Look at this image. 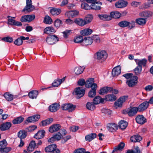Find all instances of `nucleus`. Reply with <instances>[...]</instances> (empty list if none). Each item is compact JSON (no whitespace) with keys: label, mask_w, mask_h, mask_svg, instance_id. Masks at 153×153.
<instances>
[{"label":"nucleus","mask_w":153,"mask_h":153,"mask_svg":"<svg viewBox=\"0 0 153 153\" xmlns=\"http://www.w3.org/2000/svg\"><path fill=\"white\" fill-rule=\"evenodd\" d=\"M96 59L100 62L105 61L108 57V54L105 50H99L96 53Z\"/></svg>","instance_id":"nucleus-1"},{"label":"nucleus","mask_w":153,"mask_h":153,"mask_svg":"<svg viewBox=\"0 0 153 153\" xmlns=\"http://www.w3.org/2000/svg\"><path fill=\"white\" fill-rule=\"evenodd\" d=\"M7 143L5 140L0 141V152L1 153H7L11 150L9 147H7Z\"/></svg>","instance_id":"nucleus-2"},{"label":"nucleus","mask_w":153,"mask_h":153,"mask_svg":"<svg viewBox=\"0 0 153 153\" xmlns=\"http://www.w3.org/2000/svg\"><path fill=\"white\" fill-rule=\"evenodd\" d=\"M26 6L22 10L23 12L26 11L30 12L35 9L34 6L32 4L31 0H26Z\"/></svg>","instance_id":"nucleus-3"},{"label":"nucleus","mask_w":153,"mask_h":153,"mask_svg":"<svg viewBox=\"0 0 153 153\" xmlns=\"http://www.w3.org/2000/svg\"><path fill=\"white\" fill-rule=\"evenodd\" d=\"M58 41V38L55 35H49L46 38L47 42L49 45H53Z\"/></svg>","instance_id":"nucleus-4"},{"label":"nucleus","mask_w":153,"mask_h":153,"mask_svg":"<svg viewBox=\"0 0 153 153\" xmlns=\"http://www.w3.org/2000/svg\"><path fill=\"white\" fill-rule=\"evenodd\" d=\"M138 77L137 76H134L126 81V84L129 87H131L135 85L137 82Z\"/></svg>","instance_id":"nucleus-5"},{"label":"nucleus","mask_w":153,"mask_h":153,"mask_svg":"<svg viewBox=\"0 0 153 153\" xmlns=\"http://www.w3.org/2000/svg\"><path fill=\"white\" fill-rule=\"evenodd\" d=\"M35 15H27L22 16L21 19L20 21L22 22H30L35 18Z\"/></svg>","instance_id":"nucleus-6"},{"label":"nucleus","mask_w":153,"mask_h":153,"mask_svg":"<svg viewBox=\"0 0 153 153\" xmlns=\"http://www.w3.org/2000/svg\"><path fill=\"white\" fill-rule=\"evenodd\" d=\"M74 92L77 96L76 98L79 99L83 96L85 94V90L80 87H78L75 88Z\"/></svg>","instance_id":"nucleus-7"},{"label":"nucleus","mask_w":153,"mask_h":153,"mask_svg":"<svg viewBox=\"0 0 153 153\" xmlns=\"http://www.w3.org/2000/svg\"><path fill=\"white\" fill-rule=\"evenodd\" d=\"M128 4L127 1L124 0H119L115 4V7L117 8H121L126 7Z\"/></svg>","instance_id":"nucleus-8"},{"label":"nucleus","mask_w":153,"mask_h":153,"mask_svg":"<svg viewBox=\"0 0 153 153\" xmlns=\"http://www.w3.org/2000/svg\"><path fill=\"white\" fill-rule=\"evenodd\" d=\"M61 128V126L59 124H55L51 126L49 128V131L53 133L58 131Z\"/></svg>","instance_id":"nucleus-9"},{"label":"nucleus","mask_w":153,"mask_h":153,"mask_svg":"<svg viewBox=\"0 0 153 153\" xmlns=\"http://www.w3.org/2000/svg\"><path fill=\"white\" fill-rule=\"evenodd\" d=\"M149 104L148 101H146L140 104L137 107L139 111H143L148 107Z\"/></svg>","instance_id":"nucleus-10"},{"label":"nucleus","mask_w":153,"mask_h":153,"mask_svg":"<svg viewBox=\"0 0 153 153\" xmlns=\"http://www.w3.org/2000/svg\"><path fill=\"white\" fill-rule=\"evenodd\" d=\"M139 110L137 107H134L128 109V114L130 117L135 115L137 113Z\"/></svg>","instance_id":"nucleus-11"},{"label":"nucleus","mask_w":153,"mask_h":153,"mask_svg":"<svg viewBox=\"0 0 153 153\" xmlns=\"http://www.w3.org/2000/svg\"><path fill=\"white\" fill-rule=\"evenodd\" d=\"M121 72V67L120 65H118L114 67L112 70V74L114 77L117 76L120 74Z\"/></svg>","instance_id":"nucleus-12"},{"label":"nucleus","mask_w":153,"mask_h":153,"mask_svg":"<svg viewBox=\"0 0 153 153\" xmlns=\"http://www.w3.org/2000/svg\"><path fill=\"white\" fill-rule=\"evenodd\" d=\"M48 108L49 111L51 112H55L59 108V105L58 103H55L50 105Z\"/></svg>","instance_id":"nucleus-13"},{"label":"nucleus","mask_w":153,"mask_h":153,"mask_svg":"<svg viewBox=\"0 0 153 153\" xmlns=\"http://www.w3.org/2000/svg\"><path fill=\"white\" fill-rule=\"evenodd\" d=\"M11 123L9 122L3 123L0 125V130L4 131L8 130L11 127Z\"/></svg>","instance_id":"nucleus-14"},{"label":"nucleus","mask_w":153,"mask_h":153,"mask_svg":"<svg viewBox=\"0 0 153 153\" xmlns=\"http://www.w3.org/2000/svg\"><path fill=\"white\" fill-rule=\"evenodd\" d=\"M107 128L110 131L114 132L117 129L118 126L115 123H109L108 124Z\"/></svg>","instance_id":"nucleus-15"},{"label":"nucleus","mask_w":153,"mask_h":153,"mask_svg":"<svg viewBox=\"0 0 153 153\" xmlns=\"http://www.w3.org/2000/svg\"><path fill=\"white\" fill-rule=\"evenodd\" d=\"M93 42L92 37H85L83 41V45L87 46L91 45Z\"/></svg>","instance_id":"nucleus-16"},{"label":"nucleus","mask_w":153,"mask_h":153,"mask_svg":"<svg viewBox=\"0 0 153 153\" xmlns=\"http://www.w3.org/2000/svg\"><path fill=\"white\" fill-rule=\"evenodd\" d=\"M102 5V3L100 1H96V2L91 4V9L95 10H98L101 9V6Z\"/></svg>","instance_id":"nucleus-17"},{"label":"nucleus","mask_w":153,"mask_h":153,"mask_svg":"<svg viewBox=\"0 0 153 153\" xmlns=\"http://www.w3.org/2000/svg\"><path fill=\"white\" fill-rule=\"evenodd\" d=\"M40 118V115H36L28 117L27 121L28 122L34 123L38 121Z\"/></svg>","instance_id":"nucleus-18"},{"label":"nucleus","mask_w":153,"mask_h":153,"mask_svg":"<svg viewBox=\"0 0 153 153\" xmlns=\"http://www.w3.org/2000/svg\"><path fill=\"white\" fill-rule=\"evenodd\" d=\"M112 88L108 87H105L100 89L99 91V93L100 94H103L111 91Z\"/></svg>","instance_id":"nucleus-19"},{"label":"nucleus","mask_w":153,"mask_h":153,"mask_svg":"<svg viewBox=\"0 0 153 153\" xmlns=\"http://www.w3.org/2000/svg\"><path fill=\"white\" fill-rule=\"evenodd\" d=\"M74 23L80 26H83L86 25L84 19L81 18H77L74 19Z\"/></svg>","instance_id":"nucleus-20"},{"label":"nucleus","mask_w":153,"mask_h":153,"mask_svg":"<svg viewBox=\"0 0 153 153\" xmlns=\"http://www.w3.org/2000/svg\"><path fill=\"white\" fill-rule=\"evenodd\" d=\"M45 133L44 130L39 131L34 136V138L37 139H40L43 137Z\"/></svg>","instance_id":"nucleus-21"},{"label":"nucleus","mask_w":153,"mask_h":153,"mask_svg":"<svg viewBox=\"0 0 153 153\" xmlns=\"http://www.w3.org/2000/svg\"><path fill=\"white\" fill-rule=\"evenodd\" d=\"M93 32L92 30L90 28H85L80 31V34L83 36H86L91 34Z\"/></svg>","instance_id":"nucleus-22"},{"label":"nucleus","mask_w":153,"mask_h":153,"mask_svg":"<svg viewBox=\"0 0 153 153\" xmlns=\"http://www.w3.org/2000/svg\"><path fill=\"white\" fill-rule=\"evenodd\" d=\"M56 30L52 27H47L44 29V33L47 34H53L56 32Z\"/></svg>","instance_id":"nucleus-23"},{"label":"nucleus","mask_w":153,"mask_h":153,"mask_svg":"<svg viewBox=\"0 0 153 153\" xmlns=\"http://www.w3.org/2000/svg\"><path fill=\"white\" fill-rule=\"evenodd\" d=\"M4 96L6 100L9 101H11L13 99L17 97L16 95L13 96L9 92H6L4 95Z\"/></svg>","instance_id":"nucleus-24"},{"label":"nucleus","mask_w":153,"mask_h":153,"mask_svg":"<svg viewBox=\"0 0 153 153\" xmlns=\"http://www.w3.org/2000/svg\"><path fill=\"white\" fill-rule=\"evenodd\" d=\"M136 120L138 123L142 124L146 122V119L143 115L137 116L136 118Z\"/></svg>","instance_id":"nucleus-25"},{"label":"nucleus","mask_w":153,"mask_h":153,"mask_svg":"<svg viewBox=\"0 0 153 153\" xmlns=\"http://www.w3.org/2000/svg\"><path fill=\"white\" fill-rule=\"evenodd\" d=\"M79 13V12L78 11L76 10H73L67 12L65 13V15L70 18H73L78 15Z\"/></svg>","instance_id":"nucleus-26"},{"label":"nucleus","mask_w":153,"mask_h":153,"mask_svg":"<svg viewBox=\"0 0 153 153\" xmlns=\"http://www.w3.org/2000/svg\"><path fill=\"white\" fill-rule=\"evenodd\" d=\"M38 94V92L36 90H33L30 92L28 94L29 97L32 99H36Z\"/></svg>","instance_id":"nucleus-27"},{"label":"nucleus","mask_w":153,"mask_h":153,"mask_svg":"<svg viewBox=\"0 0 153 153\" xmlns=\"http://www.w3.org/2000/svg\"><path fill=\"white\" fill-rule=\"evenodd\" d=\"M135 61L138 65V66H141L142 67V66H145L147 62V60L145 59H143L141 60L135 59Z\"/></svg>","instance_id":"nucleus-28"},{"label":"nucleus","mask_w":153,"mask_h":153,"mask_svg":"<svg viewBox=\"0 0 153 153\" xmlns=\"http://www.w3.org/2000/svg\"><path fill=\"white\" fill-rule=\"evenodd\" d=\"M27 133L26 131L24 130H22L20 131L18 133V136L20 139H22L25 138L27 136Z\"/></svg>","instance_id":"nucleus-29"},{"label":"nucleus","mask_w":153,"mask_h":153,"mask_svg":"<svg viewBox=\"0 0 153 153\" xmlns=\"http://www.w3.org/2000/svg\"><path fill=\"white\" fill-rule=\"evenodd\" d=\"M104 99L99 96H97L93 100V102L95 105H97L104 102Z\"/></svg>","instance_id":"nucleus-30"},{"label":"nucleus","mask_w":153,"mask_h":153,"mask_svg":"<svg viewBox=\"0 0 153 153\" xmlns=\"http://www.w3.org/2000/svg\"><path fill=\"white\" fill-rule=\"evenodd\" d=\"M36 146L35 141L32 140L29 144L27 149V151L29 152H31L34 149Z\"/></svg>","instance_id":"nucleus-31"},{"label":"nucleus","mask_w":153,"mask_h":153,"mask_svg":"<svg viewBox=\"0 0 153 153\" xmlns=\"http://www.w3.org/2000/svg\"><path fill=\"white\" fill-rule=\"evenodd\" d=\"M56 148V146L55 144H52L47 146L45 148V151L46 152H51L53 151Z\"/></svg>","instance_id":"nucleus-32"},{"label":"nucleus","mask_w":153,"mask_h":153,"mask_svg":"<svg viewBox=\"0 0 153 153\" xmlns=\"http://www.w3.org/2000/svg\"><path fill=\"white\" fill-rule=\"evenodd\" d=\"M98 16L100 19L104 21H109L111 19V16L108 15L99 14L98 15Z\"/></svg>","instance_id":"nucleus-33"},{"label":"nucleus","mask_w":153,"mask_h":153,"mask_svg":"<svg viewBox=\"0 0 153 153\" xmlns=\"http://www.w3.org/2000/svg\"><path fill=\"white\" fill-rule=\"evenodd\" d=\"M125 146V144L122 142H121L117 146L115 147L112 153H114L115 152H117L118 151H120Z\"/></svg>","instance_id":"nucleus-34"},{"label":"nucleus","mask_w":153,"mask_h":153,"mask_svg":"<svg viewBox=\"0 0 153 153\" xmlns=\"http://www.w3.org/2000/svg\"><path fill=\"white\" fill-rule=\"evenodd\" d=\"M142 139V138L141 136L137 135L132 136L131 137V142H139Z\"/></svg>","instance_id":"nucleus-35"},{"label":"nucleus","mask_w":153,"mask_h":153,"mask_svg":"<svg viewBox=\"0 0 153 153\" xmlns=\"http://www.w3.org/2000/svg\"><path fill=\"white\" fill-rule=\"evenodd\" d=\"M50 12L53 16H56L59 14L61 12V10L59 8H53L50 10Z\"/></svg>","instance_id":"nucleus-36"},{"label":"nucleus","mask_w":153,"mask_h":153,"mask_svg":"<svg viewBox=\"0 0 153 153\" xmlns=\"http://www.w3.org/2000/svg\"><path fill=\"white\" fill-rule=\"evenodd\" d=\"M94 104V102H88L86 105V108L90 110L93 111L95 109V106Z\"/></svg>","instance_id":"nucleus-37"},{"label":"nucleus","mask_w":153,"mask_h":153,"mask_svg":"<svg viewBox=\"0 0 153 153\" xmlns=\"http://www.w3.org/2000/svg\"><path fill=\"white\" fill-rule=\"evenodd\" d=\"M146 21V19L143 18H139L135 20L136 23L141 25H143L145 24Z\"/></svg>","instance_id":"nucleus-38"},{"label":"nucleus","mask_w":153,"mask_h":153,"mask_svg":"<svg viewBox=\"0 0 153 153\" xmlns=\"http://www.w3.org/2000/svg\"><path fill=\"white\" fill-rule=\"evenodd\" d=\"M96 136V134L95 133H91L86 135L85 137L86 140L88 141H90L95 138Z\"/></svg>","instance_id":"nucleus-39"},{"label":"nucleus","mask_w":153,"mask_h":153,"mask_svg":"<svg viewBox=\"0 0 153 153\" xmlns=\"http://www.w3.org/2000/svg\"><path fill=\"white\" fill-rule=\"evenodd\" d=\"M85 68V67L84 66L76 67L74 68V72L76 74H79L82 73Z\"/></svg>","instance_id":"nucleus-40"},{"label":"nucleus","mask_w":153,"mask_h":153,"mask_svg":"<svg viewBox=\"0 0 153 153\" xmlns=\"http://www.w3.org/2000/svg\"><path fill=\"white\" fill-rule=\"evenodd\" d=\"M128 123L123 120H121L119 123V127L122 129H124L128 125Z\"/></svg>","instance_id":"nucleus-41"},{"label":"nucleus","mask_w":153,"mask_h":153,"mask_svg":"<svg viewBox=\"0 0 153 153\" xmlns=\"http://www.w3.org/2000/svg\"><path fill=\"white\" fill-rule=\"evenodd\" d=\"M94 79L93 78H90L87 79L85 82V85L87 88H90L91 86L94 82Z\"/></svg>","instance_id":"nucleus-42"},{"label":"nucleus","mask_w":153,"mask_h":153,"mask_svg":"<svg viewBox=\"0 0 153 153\" xmlns=\"http://www.w3.org/2000/svg\"><path fill=\"white\" fill-rule=\"evenodd\" d=\"M152 13L150 11H146L140 13V16H141L145 17H149L152 15Z\"/></svg>","instance_id":"nucleus-43"},{"label":"nucleus","mask_w":153,"mask_h":153,"mask_svg":"<svg viewBox=\"0 0 153 153\" xmlns=\"http://www.w3.org/2000/svg\"><path fill=\"white\" fill-rule=\"evenodd\" d=\"M105 98L108 101H114L117 99L116 96L114 94H108L106 96Z\"/></svg>","instance_id":"nucleus-44"},{"label":"nucleus","mask_w":153,"mask_h":153,"mask_svg":"<svg viewBox=\"0 0 153 153\" xmlns=\"http://www.w3.org/2000/svg\"><path fill=\"white\" fill-rule=\"evenodd\" d=\"M53 120L52 118H50L43 120L41 122L42 126H45L48 125L51 123L53 122Z\"/></svg>","instance_id":"nucleus-45"},{"label":"nucleus","mask_w":153,"mask_h":153,"mask_svg":"<svg viewBox=\"0 0 153 153\" xmlns=\"http://www.w3.org/2000/svg\"><path fill=\"white\" fill-rule=\"evenodd\" d=\"M24 118L22 117H19L14 119L12 121L13 124H19L23 121Z\"/></svg>","instance_id":"nucleus-46"},{"label":"nucleus","mask_w":153,"mask_h":153,"mask_svg":"<svg viewBox=\"0 0 153 153\" xmlns=\"http://www.w3.org/2000/svg\"><path fill=\"white\" fill-rule=\"evenodd\" d=\"M43 22L46 24H51L52 23L53 21L51 18L49 16H46L44 18Z\"/></svg>","instance_id":"nucleus-47"},{"label":"nucleus","mask_w":153,"mask_h":153,"mask_svg":"<svg viewBox=\"0 0 153 153\" xmlns=\"http://www.w3.org/2000/svg\"><path fill=\"white\" fill-rule=\"evenodd\" d=\"M110 15L111 18L118 19L120 17V13L117 11L112 12L111 13Z\"/></svg>","instance_id":"nucleus-48"},{"label":"nucleus","mask_w":153,"mask_h":153,"mask_svg":"<svg viewBox=\"0 0 153 153\" xmlns=\"http://www.w3.org/2000/svg\"><path fill=\"white\" fill-rule=\"evenodd\" d=\"M129 22L127 21H123L120 22L118 25L121 27H124L129 26Z\"/></svg>","instance_id":"nucleus-49"},{"label":"nucleus","mask_w":153,"mask_h":153,"mask_svg":"<svg viewBox=\"0 0 153 153\" xmlns=\"http://www.w3.org/2000/svg\"><path fill=\"white\" fill-rule=\"evenodd\" d=\"M83 39H83V37L82 36H79L75 38L74 40V42H75L77 43H81L82 45H83Z\"/></svg>","instance_id":"nucleus-50"},{"label":"nucleus","mask_w":153,"mask_h":153,"mask_svg":"<svg viewBox=\"0 0 153 153\" xmlns=\"http://www.w3.org/2000/svg\"><path fill=\"white\" fill-rule=\"evenodd\" d=\"M81 8L85 10H89L91 9V5L89 6L88 4L85 2L82 3L81 4Z\"/></svg>","instance_id":"nucleus-51"},{"label":"nucleus","mask_w":153,"mask_h":153,"mask_svg":"<svg viewBox=\"0 0 153 153\" xmlns=\"http://www.w3.org/2000/svg\"><path fill=\"white\" fill-rule=\"evenodd\" d=\"M92 19L93 16L92 15L89 14L87 15L84 19L85 23H86V25L90 22L92 20Z\"/></svg>","instance_id":"nucleus-52"},{"label":"nucleus","mask_w":153,"mask_h":153,"mask_svg":"<svg viewBox=\"0 0 153 153\" xmlns=\"http://www.w3.org/2000/svg\"><path fill=\"white\" fill-rule=\"evenodd\" d=\"M142 70V67L140 66H137L134 69V71L136 75H138L140 74Z\"/></svg>","instance_id":"nucleus-53"},{"label":"nucleus","mask_w":153,"mask_h":153,"mask_svg":"<svg viewBox=\"0 0 153 153\" xmlns=\"http://www.w3.org/2000/svg\"><path fill=\"white\" fill-rule=\"evenodd\" d=\"M2 40L6 42L11 43L13 41V39L10 36H7L4 37L2 39Z\"/></svg>","instance_id":"nucleus-54"},{"label":"nucleus","mask_w":153,"mask_h":153,"mask_svg":"<svg viewBox=\"0 0 153 153\" xmlns=\"http://www.w3.org/2000/svg\"><path fill=\"white\" fill-rule=\"evenodd\" d=\"M56 140L57 141L60 140L63 137L62 136L60 132H58L56 134L53 135Z\"/></svg>","instance_id":"nucleus-55"},{"label":"nucleus","mask_w":153,"mask_h":153,"mask_svg":"<svg viewBox=\"0 0 153 153\" xmlns=\"http://www.w3.org/2000/svg\"><path fill=\"white\" fill-rule=\"evenodd\" d=\"M96 94V91H93V90H90L88 94V96L91 98H93L95 96Z\"/></svg>","instance_id":"nucleus-56"},{"label":"nucleus","mask_w":153,"mask_h":153,"mask_svg":"<svg viewBox=\"0 0 153 153\" xmlns=\"http://www.w3.org/2000/svg\"><path fill=\"white\" fill-rule=\"evenodd\" d=\"M8 20L7 21L8 24L11 25H13L15 20L13 19V18L10 16H7Z\"/></svg>","instance_id":"nucleus-57"},{"label":"nucleus","mask_w":153,"mask_h":153,"mask_svg":"<svg viewBox=\"0 0 153 153\" xmlns=\"http://www.w3.org/2000/svg\"><path fill=\"white\" fill-rule=\"evenodd\" d=\"M62 23V21L59 19H57L54 22L55 26L56 27H59Z\"/></svg>","instance_id":"nucleus-58"},{"label":"nucleus","mask_w":153,"mask_h":153,"mask_svg":"<svg viewBox=\"0 0 153 153\" xmlns=\"http://www.w3.org/2000/svg\"><path fill=\"white\" fill-rule=\"evenodd\" d=\"M101 111L102 113L106 114L107 115H110L111 113V111L110 110L103 108L101 109Z\"/></svg>","instance_id":"nucleus-59"},{"label":"nucleus","mask_w":153,"mask_h":153,"mask_svg":"<svg viewBox=\"0 0 153 153\" xmlns=\"http://www.w3.org/2000/svg\"><path fill=\"white\" fill-rule=\"evenodd\" d=\"M71 30H67L62 32L63 33V37L67 38L68 36L70 34Z\"/></svg>","instance_id":"nucleus-60"},{"label":"nucleus","mask_w":153,"mask_h":153,"mask_svg":"<svg viewBox=\"0 0 153 153\" xmlns=\"http://www.w3.org/2000/svg\"><path fill=\"white\" fill-rule=\"evenodd\" d=\"M93 39V40L97 43H99L100 42V39L99 37L97 35H95L92 36Z\"/></svg>","instance_id":"nucleus-61"},{"label":"nucleus","mask_w":153,"mask_h":153,"mask_svg":"<svg viewBox=\"0 0 153 153\" xmlns=\"http://www.w3.org/2000/svg\"><path fill=\"white\" fill-rule=\"evenodd\" d=\"M59 80L58 79H57L54 80L53 82L52 83V86L54 87H57L60 84Z\"/></svg>","instance_id":"nucleus-62"},{"label":"nucleus","mask_w":153,"mask_h":153,"mask_svg":"<svg viewBox=\"0 0 153 153\" xmlns=\"http://www.w3.org/2000/svg\"><path fill=\"white\" fill-rule=\"evenodd\" d=\"M23 43V41L19 38L16 39L14 42V44L17 46L21 45Z\"/></svg>","instance_id":"nucleus-63"},{"label":"nucleus","mask_w":153,"mask_h":153,"mask_svg":"<svg viewBox=\"0 0 153 153\" xmlns=\"http://www.w3.org/2000/svg\"><path fill=\"white\" fill-rule=\"evenodd\" d=\"M85 150L84 148H81L75 150L74 153H85Z\"/></svg>","instance_id":"nucleus-64"}]
</instances>
